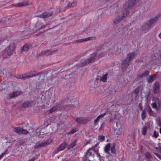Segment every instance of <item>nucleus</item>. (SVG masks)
I'll use <instances>...</instances> for the list:
<instances>
[{
	"instance_id": "37998d69",
	"label": "nucleus",
	"mask_w": 161,
	"mask_h": 161,
	"mask_svg": "<svg viewBox=\"0 0 161 161\" xmlns=\"http://www.w3.org/2000/svg\"><path fill=\"white\" fill-rule=\"evenodd\" d=\"M42 16L44 18H45L46 17H48V15H45L44 14H43Z\"/></svg>"
},
{
	"instance_id": "f704fd0d",
	"label": "nucleus",
	"mask_w": 161,
	"mask_h": 161,
	"mask_svg": "<svg viewBox=\"0 0 161 161\" xmlns=\"http://www.w3.org/2000/svg\"><path fill=\"white\" fill-rule=\"evenodd\" d=\"M99 140L102 141L104 140L105 137L104 136H99Z\"/></svg>"
},
{
	"instance_id": "1a4fd4ad",
	"label": "nucleus",
	"mask_w": 161,
	"mask_h": 161,
	"mask_svg": "<svg viewBox=\"0 0 161 161\" xmlns=\"http://www.w3.org/2000/svg\"><path fill=\"white\" fill-rule=\"evenodd\" d=\"M151 25L147 21L146 23H144L142 27V31L146 32L148 30L149 28Z\"/></svg>"
},
{
	"instance_id": "4be33fe9",
	"label": "nucleus",
	"mask_w": 161,
	"mask_h": 161,
	"mask_svg": "<svg viewBox=\"0 0 161 161\" xmlns=\"http://www.w3.org/2000/svg\"><path fill=\"white\" fill-rule=\"evenodd\" d=\"M155 78V75H151L147 78V80L148 82H151L153 81Z\"/></svg>"
},
{
	"instance_id": "dca6fc26",
	"label": "nucleus",
	"mask_w": 161,
	"mask_h": 161,
	"mask_svg": "<svg viewBox=\"0 0 161 161\" xmlns=\"http://www.w3.org/2000/svg\"><path fill=\"white\" fill-rule=\"evenodd\" d=\"M20 93V91H18L16 92H14L12 93L9 94V96L10 97H16L18 96Z\"/></svg>"
},
{
	"instance_id": "a18cd8bd",
	"label": "nucleus",
	"mask_w": 161,
	"mask_h": 161,
	"mask_svg": "<svg viewBox=\"0 0 161 161\" xmlns=\"http://www.w3.org/2000/svg\"><path fill=\"white\" fill-rule=\"evenodd\" d=\"M154 154L158 157L160 158V157L159 156V155L156 153H154Z\"/></svg>"
},
{
	"instance_id": "c9c22d12",
	"label": "nucleus",
	"mask_w": 161,
	"mask_h": 161,
	"mask_svg": "<svg viewBox=\"0 0 161 161\" xmlns=\"http://www.w3.org/2000/svg\"><path fill=\"white\" fill-rule=\"evenodd\" d=\"M7 150H6L3 153H2L1 155H0V159L3 157V156L6 154H7L6 152Z\"/></svg>"
},
{
	"instance_id": "6ab92c4d",
	"label": "nucleus",
	"mask_w": 161,
	"mask_h": 161,
	"mask_svg": "<svg viewBox=\"0 0 161 161\" xmlns=\"http://www.w3.org/2000/svg\"><path fill=\"white\" fill-rule=\"evenodd\" d=\"M67 146V144L65 143H63L61 144L58 148V151L64 150Z\"/></svg>"
},
{
	"instance_id": "393cba45",
	"label": "nucleus",
	"mask_w": 161,
	"mask_h": 161,
	"mask_svg": "<svg viewBox=\"0 0 161 161\" xmlns=\"http://www.w3.org/2000/svg\"><path fill=\"white\" fill-rule=\"evenodd\" d=\"M118 5L117 4H114L110 6V8H109L110 9H118Z\"/></svg>"
},
{
	"instance_id": "2eb2a0df",
	"label": "nucleus",
	"mask_w": 161,
	"mask_h": 161,
	"mask_svg": "<svg viewBox=\"0 0 161 161\" xmlns=\"http://www.w3.org/2000/svg\"><path fill=\"white\" fill-rule=\"evenodd\" d=\"M92 37H89L85 38H82L79 39L76 41L77 42H86L89 40H91L92 39Z\"/></svg>"
},
{
	"instance_id": "4468645a",
	"label": "nucleus",
	"mask_w": 161,
	"mask_h": 161,
	"mask_svg": "<svg viewBox=\"0 0 161 161\" xmlns=\"http://www.w3.org/2000/svg\"><path fill=\"white\" fill-rule=\"evenodd\" d=\"M58 107L59 108L60 107L59 106L57 105V106L54 107L52 108H51V109H50L47 110L46 112V114H48L50 113H52L53 111H55L57 109V108Z\"/></svg>"
},
{
	"instance_id": "72a5a7b5",
	"label": "nucleus",
	"mask_w": 161,
	"mask_h": 161,
	"mask_svg": "<svg viewBox=\"0 0 161 161\" xmlns=\"http://www.w3.org/2000/svg\"><path fill=\"white\" fill-rule=\"evenodd\" d=\"M77 130L76 129H72L69 132L68 134H73Z\"/></svg>"
},
{
	"instance_id": "b1692460",
	"label": "nucleus",
	"mask_w": 161,
	"mask_h": 161,
	"mask_svg": "<svg viewBox=\"0 0 161 161\" xmlns=\"http://www.w3.org/2000/svg\"><path fill=\"white\" fill-rule=\"evenodd\" d=\"M107 77V74H106L102 76L100 78V81L105 82L106 81Z\"/></svg>"
},
{
	"instance_id": "aec40b11",
	"label": "nucleus",
	"mask_w": 161,
	"mask_h": 161,
	"mask_svg": "<svg viewBox=\"0 0 161 161\" xmlns=\"http://www.w3.org/2000/svg\"><path fill=\"white\" fill-rule=\"evenodd\" d=\"M110 146L111 145L110 143H108L105 146L104 148V151L105 153L107 154L109 153V151L110 147Z\"/></svg>"
},
{
	"instance_id": "e433bc0d",
	"label": "nucleus",
	"mask_w": 161,
	"mask_h": 161,
	"mask_svg": "<svg viewBox=\"0 0 161 161\" xmlns=\"http://www.w3.org/2000/svg\"><path fill=\"white\" fill-rule=\"evenodd\" d=\"M139 92H140V90L139 89H137L135 90V92L137 96L138 95Z\"/></svg>"
},
{
	"instance_id": "f257e3e1",
	"label": "nucleus",
	"mask_w": 161,
	"mask_h": 161,
	"mask_svg": "<svg viewBox=\"0 0 161 161\" xmlns=\"http://www.w3.org/2000/svg\"><path fill=\"white\" fill-rule=\"evenodd\" d=\"M105 54L103 49H99L92 54L90 57L86 59H82L81 61L82 66H84L91 62H94L96 59H99L103 57Z\"/></svg>"
},
{
	"instance_id": "c85d7f7f",
	"label": "nucleus",
	"mask_w": 161,
	"mask_h": 161,
	"mask_svg": "<svg viewBox=\"0 0 161 161\" xmlns=\"http://www.w3.org/2000/svg\"><path fill=\"white\" fill-rule=\"evenodd\" d=\"M24 5V4L23 3H19L16 4H14L12 5V6H14L15 7H22Z\"/></svg>"
},
{
	"instance_id": "79ce46f5",
	"label": "nucleus",
	"mask_w": 161,
	"mask_h": 161,
	"mask_svg": "<svg viewBox=\"0 0 161 161\" xmlns=\"http://www.w3.org/2000/svg\"><path fill=\"white\" fill-rule=\"evenodd\" d=\"M95 152L96 153V155H97V156L98 157V158H100V154H99V153H97V152H96V151H95Z\"/></svg>"
},
{
	"instance_id": "49530a36",
	"label": "nucleus",
	"mask_w": 161,
	"mask_h": 161,
	"mask_svg": "<svg viewBox=\"0 0 161 161\" xmlns=\"http://www.w3.org/2000/svg\"><path fill=\"white\" fill-rule=\"evenodd\" d=\"M159 36L161 39V32L159 33Z\"/></svg>"
},
{
	"instance_id": "a211bd4d",
	"label": "nucleus",
	"mask_w": 161,
	"mask_h": 161,
	"mask_svg": "<svg viewBox=\"0 0 161 161\" xmlns=\"http://www.w3.org/2000/svg\"><path fill=\"white\" fill-rule=\"evenodd\" d=\"M34 75H33L30 74H24V75H22L20 77V78L22 79H27L32 77Z\"/></svg>"
},
{
	"instance_id": "58836bf2",
	"label": "nucleus",
	"mask_w": 161,
	"mask_h": 161,
	"mask_svg": "<svg viewBox=\"0 0 161 161\" xmlns=\"http://www.w3.org/2000/svg\"><path fill=\"white\" fill-rule=\"evenodd\" d=\"M76 5V3L75 2H73L72 3H71L70 4H69V7H74Z\"/></svg>"
},
{
	"instance_id": "603ef678",
	"label": "nucleus",
	"mask_w": 161,
	"mask_h": 161,
	"mask_svg": "<svg viewBox=\"0 0 161 161\" xmlns=\"http://www.w3.org/2000/svg\"><path fill=\"white\" fill-rule=\"evenodd\" d=\"M65 161H68V160H65Z\"/></svg>"
},
{
	"instance_id": "2f4dec72",
	"label": "nucleus",
	"mask_w": 161,
	"mask_h": 161,
	"mask_svg": "<svg viewBox=\"0 0 161 161\" xmlns=\"http://www.w3.org/2000/svg\"><path fill=\"white\" fill-rule=\"evenodd\" d=\"M147 130V128L146 126H145L143 128V129L142 130V134L143 135H145V134H146V132Z\"/></svg>"
},
{
	"instance_id": "09e8293b",
	"label": "nucleus",
	"mask_w": 161,
	"mask_h": 161,
	"mask_svg": "<svg viewBox=\"0 0 161 161\" xmlns=\"http://www.w3.org/2000/svg\"><path fill=\"white\" fill-rule=\"evenodd\" d=\"M85 31L86 33H88V31H86V30H85Z\"/></svg>"
},
{
	"instance_id": "412c9836",
	"label": "nucleus",
	"mask_w": 161,
	"mask_h": 161,
	"mask_svg": "<svg viewBox=\"0 0 161 161\" xmlns=\"http://www.w3.org/2000/svg\"><path fill=\"white\" fill-rule=\"evenodd\" d=\"M31 46L30 45L25 44L22 48V51H27L30 48Z\"/></svg>"
},
{
	"instance_id": "c756f323",
	"label": "nucleus",
	"mask_w": 161,
	"mask_h": 161,
	"mask_svg": "<svg viewBox=\"0 0 161 161\" xmlns=\"http://www.w3.org/2000/svg\"><path fill=\"white\" fill-rule=\"evenodd\" d=\"M146 111L145 110H143L142 113L141 115L142 120H144L146 117Z\"/></svg>"
},
{
	"instance_id": "7c9ffc66",
	"label": "nucleus",
	"mask_w": 161,
	"mask_h": 161,
	"mask_svg": "<svg viewBox=\"0 0 161 161\" xmlns=\"http://www.w3.org/2000/svg\"><path fill=\"white\" fill-rule=\"evenodd\" d=\"M146 157L148 159H147V161H150V158H151V156L149 153L147 152V153Z\"/></svg>"
},
{
	"instance_id": "f3484780",
	"label": "nucleus",
	"mask_w": 161,
	"mask_h": 161,
	"mask_svg": "<svg viewBox=\"0 0 161 161\" xmlns=\"http://www.w3.org/2000/svg\"><path fill=\"white\" fill-rule=\"evenodd\" d=\"M114 47L113 46H110L109 47V48L108 52L112 54L117 55L119 54L118 53H115L114 52Z\"/></svg>"
},
{
	"instance_id": "5701e85b",
	"label": "nucleus",
	"mask_w": 161,
	"mask_h": 161,
	"mask_svg": "<svg viewBox=\"0 0 161 161\" xmlns=\"http://www.w3.org/2000/svg\"><path fill=\"white\" fill-rule=\"evenodd\" d=\"M115 143H114L111 144V152L113 153L114 154H115L116 153V150L115 147Z\"/></svg>"
},
{
	"instance_id": "39448f33",
	"label": "nucleus",
	"mask_w": 161,
	"mask_h": 161,
	"mask_svg": "<svg viewBox=\"0 0 161 161\" xmlns=\"http://www.w3.org/2000/svg\"><path fill=\"white\" fill-rule=\"evenodd\" d=\"M14 132L19 134H27L28 131L20 127H15L14 129Z\"/></svg>"
},
{
	"instance_id": "ea45409f",
	"label": "nucleus",
	"mask_w": 161,
	"mask_h": 161,
	"mask_svg": "<svg viewBox=\"0 0 161 161\" xmlns=\"http://www.w3.org/2000/svg\"><path fill=\"white\" fill-rule=\"evenodd\" d=\"M154 135L156 138H157L158 135V133L156 131H154Z\"/></svg>"
},
{
	"instance_id": "a878e982",
	"label": "nucleus",
	"mask_w": 161,
	"mask_h": 161,
	"mask_svg": "<svg viewBox=\"0 0 161 161\" xmlns=\"http://www.w3.org/2000/svg\"><path fill=\"white\" fill-rule=\"evenodd\" d=\"M149 72L147 71H145L144 73H143L142 74L139 75L138 76V78H142L143 77L146 76L148 75Z\"/></svg>"
},
{
	"instance_id": "9b49d317",
	"label": "nucleus",
	"mask_w": 161,
	"mask_h": 161,
	"mask_svg": "<svg viewBox=\"0 0 161 161\" xmlns=\"http://www.w3.org/2000/svg\"><path fill=\"white\" fill-rule=\"evenodd\" d=\"M106 114V113L102 114L99 115L97 118L94 120V124L95 125H98V123L99 119L103 117Z\"/></svg>"
},
{
	"instance_id": "c03bdc74",
	"label": "nucleus",
	"mask_w": 161,
	"mask_h": 161,
	"mask_svg": "<svg viewBox=\"0 0 161 161\" xmlns=\"http://www.w3.org/2000/svg\"><path fill=\"white\" fill-rule=\"evenodd\" d=\"M35 160L34 158H32L31 159L29 160L28 161H34Z\"/></svg>"
},
{
	"instance_id": "8fccbe9b",
	"label": "nucleus",
	"mask_w": 161,
	"mask_h": 161,
	"mask_svg": "<svg viewBox=\"0 0 161 161\" xmlns=\"http://www.w3.org/2000/svg\"><path fill=\"white\" fill-rule=\"evenodd\" d=\"M113 119H110V121H113Z\"/></svg>"
},
{
	"instance_id": "3c124183",
	"label": "nucleus",
	"mask_w": 161,
	"mask_h": 161,
	"mask_svg": "<svg viewBox=\"0 0 161 161\" xmlns=\"http://www.w3.org/2000/svg\"><path fill=\"white\" fill-rule=\"evenodd\" d=\"M2 42V40H0V42Z\"/></svg>"
},
{
	"instance_id": "0eeeda50",
	"label": "nucleus",
	"mask_w": 161,
	"mask_h": 161,
	"mask_svg": "<svg viewBox=\"0 0 161 161\" xmlns=\"http://www.w3.org/2000/svg\"><path fill=\"white\" fill-rule=\"evenodd\" d=\"M139 0H129L126 4L128 7L129 9H130L135 5L138 3Z\"/></svg>"
},
{
	"instance_id": "864d4df0",
	"label": "nucleus",
	"mask_w": 161,
	"mask_h": 161,
	"mask_svg": "<svg viewBox=\"0 0 161 161\" xmlns=\"http://www.w3.org/2000/svg\"><path fill=\"white\" fill-rule=\"evenodd\" d=\"M140 93H141V92H140Z\"/></svg>"
},
{
	"instance_id": "f8f14e48",
	"label": "nucleus",
	"mask_w": 161,
	"mask_h": 161,
	"mask_svg": "<svg viewBox=\"0 0 161 161\" xmlns=\"http://www.w3.org/2000/svg\"><path fill=\"white\" fill-rule=\"evenodd\" d=\"M32 131V133L31 134V135L32 136H39L41 134V133L40 131V129H36V131L33 130V129L32 128H31L30 129Z\"/></svg>"
},
{
	"instance_id": "9d476101",
	"label": "nucleus",
	"mask_w": 161,
	"mask_h": 161,
	"mask_svg": "<svg viewBox=\"0 0 161 161\" xmlns=\"http://www.w3.org/2000/svg\"><path fill=\"white\" fill-rule=\"evenodd\" d=\"M95 152V151L93 148H90L87 150L86 154V156L87 157L90 156H94L93 153Z\"/></svg>"
},
{
	"instance_id": "a19ab883",
	"label": "nucleus",
	"mask_w": 161,
	"mask_h": 161,
	"mask_svg": "<svg viewBox=\"0 0 161 161\" xmlns=\"http://www.w3.org/2000/svg\"><path fill=\"white\" fill-rule=\"evenodd\" d=\"M47 144V143H41L40 146V147H44Z\"/></svg>"
},
{
	"instance_id": "7ed1b4c3",
	"label": "nucleus",
	"mask_w": 161,
	"mask_h": 161,
	"mask_svg": "<svg viewBox=\"0 0 161 161\" xmlns=\"http://www.w3.org/2000/svg\"><path fill=\"white\" fill-rule=\"evenodd\" d=\"M14 48L15 47L14 45H11L10 46L8 47L6 50L3 53V56L4 58H7L8 56L11 55Z\"/></svg>"
},
{
	"instance_id": "4c0bfd02",
	"label": "nucleus",
	"mask_w": 161,
	"mask_h": 161,
	"mask_svg": "<svg viewBox=\"0 0 161 161\" xmlns=\"http://www.w3.org/2000/svg\"><path fill=\"white\" fill-rule=\"evenodd\" d=\"M147 111L149 113V114H150L151 112H152V109L150 107H149L147 108Z\"/></svg>"
},
{
	"instance_id": "ddd939ff",
	"label": "nucleus",
	"mask_w": 161,
	"mask_h": 161,
	"mask_svg": "<svg viewBox=\"0 0 161 161\" xmlns=\"http://www.w3.org/2000/svg\"><path fill=\"white\" fill-rule=\"evenodd\" d=\"M75 121L80 124H85L87 122V120L83 118H78L75 119Z\"/></svg>"
},
{
	"instance_id": "423d86ee",
	"label": "nucleus",
	"mask_w": 161,
	"mask_h": 161,
	"mask_svg": "<svg viewBox=\"0 0 161 161\" xmlns=\"http://www.w3.org/2000/svg\"><path fill=\"white\" fill-rule=\"evenodd\" d=\"M159 83L158 82H155L153 85V90L155 94L158 93L159 92Z\"/></svg>"
},
{
	"instance_id": "cd10ccee",
	"label": "nucleus",
	"mask_w": 161,
	"mask_h": 161,
	"mask_svg": "<svg viewBox=\"0 0 161 161\" xmlns=\"http://www.w3.org/2000/svg\"><path fill=\"white\" fill-rule=\"evenodd\" d=\"M30 105V103L29 102H27L23 104L21 106L22 108H26Z\"/></svg>"
},
{
	"instance_id": "6e6552de",
	"label": "nucleus",
	"mask_w": 161,
	"mask_h": 161,
	"mask_svg": "<svg viewBox=\"0 0 161 161\" xmlns=\"http://www.w3.org/2000/svg\"><path fill=\"white\" fill-rule=\"evenodd\" d=\"M160 16V14H159L154 17L151 18L149 21H147L149 23L152 25L153 24L155 23L159 17Z\"/></svg>"
},
{
	"instance_id": "473e14b6",
	"label": "nucleus",
	"mask_w": 161,
	"mask_h": 161,
	"mask_svg": "<svg viewBox=\"0 0 161 161\" xmlns=\"http://www.w3.org/2000/svg\"><path fill=\"white\" fill-rule=\"evenodd\" d=\"M52 53V52L49 51H47L46 52H44V53H43V54H45L46 56H48L49 54H51Z\"/></svg>"
},
{
	"instance_id": "f03ea898",
	"label": "nucleus",
	"mask_w": 161,
	"mask_h": 161,
	"mask_svg": "<svg viewBox=\"0 0 161 161\" xmlns=\"http://www.w3.org/2000/svg\"><path fill=\"white\" fill-rule=\"evenodd\" d=\"M129 14V11H123L120 14L116 17L113 21L114 25H117L124 19Z\"/></svg>"
},
{
	"instance_id": "de8ad7c7",
	"label": "nucleus",
	"mask_w": 161,
	"mask_h": 161,
	"mask_svg": "<svg viewBox=\"0 0 161 161\" xmlns=\"http://www.w3.org/2000/svg\"><path fill=\"white\" fill-rule=\"evenodd\" d=\"M160 130H159V133H161V125H160Z\"/></svg>"
},
{
	"instance_id": "bb28decb",
	"label": "nucleus",
	"mask_w": 161,
	"mask_h": 161,
	"mask_svg": "<svg viewBox=\"0 0 161 161\" xmlns=\"http://www.w3.org/2000/svg\"><path fill=\"white\" fill-rule=\"evenodd\" d=\"M76 143V141H74L71 144L68 146L69 149H70L74 147Z\"/></svg>"
},
{
	"instance_id": "20e7f679",
	"label": "nucleus",
	"mask_w": 161,
	"mask_h": 161,
	"mask_svg": "<svg viewBox=\"0 0 161 161\" xmlns=\"http://www.w3.org/2000/svg\"><path fill=\"white\" fill-rule=\"evenodd\" d=\"M136 54L135 53H132L128 54L126 57V58L123 62L122 64V66H123L124 65L127 66L128 65V62L133 59L136 56Z\"/></svg>"
}]
</instances>
